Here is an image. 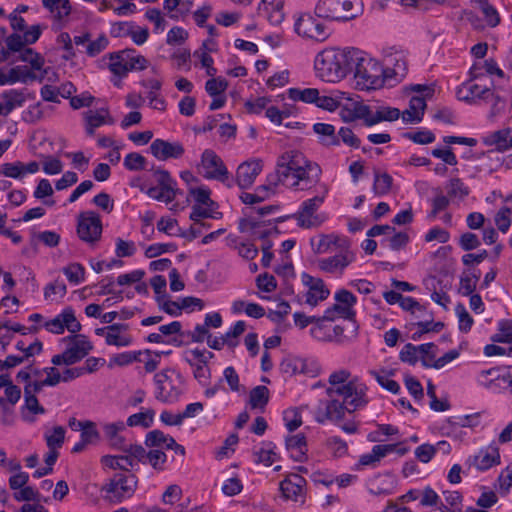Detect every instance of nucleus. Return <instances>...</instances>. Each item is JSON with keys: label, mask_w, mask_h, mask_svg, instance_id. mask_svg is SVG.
<instances>
[{"label": "nucleus", "mask_w": 512, "mask_h": 512, "mask_svg": "<svg viewBox=\"0 0 512 512\" xmlns=\"http://www.w3.org/2000/svg\"><path fill=\"white\" fill-rule=\"evenodd\" d=\"M144 443L148 448L160 450L170 449L174 450L176 454H185V448L182 445H179L173 437L158 429L148 432Z\"/></svg>", "instance_id": "f704fd0d"}, {"label": "nucleus", "mask_w": 512, "mask_h": 512, "mask_svg": "<svg viewBox=\"0 0 512 512\" xmlns=\"http://www.w3.org/2000/svg\"><path fill=\"white\" fill-rule=\"evenodd\" d=\"M38 392L40 390L34 389V386H24V403L20 408V417L26 423L36 422L38 417L46 412L36 397Z\"/></svg>", "instance_id": "bb28decb"}, {"label": "nucleus", "mask_w": 512, "mask_h": 512, "mask_svg": "<svg viewBox=\"0 0 512 512\" xmlns=\"http://www.w3.org/2000/svg\"><path fill=\"white\" fill-rule=\"evenodd\" d=\"M383 72L382 64L378 60L356 48L351 65L353 86L356 90L370 91L382 88L386 83Z\"/></svg>", "instance_id": "20e7f679"}, {"label": "nucleus", "mask_w": 512, "mask_h": 512, "mask_svg": "<svg viewBox=\"0 0 512 512\" xmlns=\"http://www.w3.org/2000/svg\"><path fill=\"white\" fill-rule=\"evenodd\" d=\"M143 454L144 457L141 459L140 463H148L154 469L159 471L164 469L165 463L167 461V456L163 452V450L150 448V451L146 452V450L144 449Z\"/></svg>", "instance_id": "338daca9"}, {"label": "nucleus", "mask_w": 512, "mask_h": 512, "mask_svg": "<svg viewBox=\"0 0 512 512\" xmlns=\"http://www.w3.org/2000/svg\"><path fill=\"white\" fill-rule=\"evenodd\" d=\"M358 334V326L354 322L346 325H329L327 327L326 342L347 344L354 341Z\"/></svg>", "instance_id": "e433bc0d"}, {"label": "nucleus", "mask_w": 512, "mask_h": 512, "mask_svg": "<svg viewBox=\"0 0 512 512\" xmlns=\"http://www.w3.org/2000/svg\"><path fill=\"white\" fill-rule=\"evenodd\" d=\"M275 449V445L270 442L262 443L261 446L254 450V461L267 467L271 466L279 459L278 453Z\"/></svg>", "instance_id": "09e8293b"}, {"label": "nucleus", "mask_w": 512, "mask_h": 512, "mask_svg": "<svg viewBox=\"0 0 512 512\" xmlns=\"http://www.w3.org/2000/svg\"><path fill=\"white\" fill-rule=\"evenodd\" d=\"M44 25L35 24L24 34L12 33L7 35V30L0 27V62L10 60L23 45L34 44L41 36Z\"/></svg>", "instance_id": "6e6552de"}, {"label": "nucleus", "mask_w": 512, "mask_h": 512, "mask_svg": "<svg viewBox=\"0 0 512 512\" xmlns=\"http://www.w3.org/2000/svg\"><path fill=\"white\" fill-rule=\"evenodd\" d=\"M469 73L473 79L482 77L484 73L496 75L498 78L505 77L504 71L498 66L494 59L475 62L470 68Z\"/></svg>", "instance_id": "49530a36"}, {"label": "nucleus", "mask_w": 512, "mask_h": 512, "mask_svg": "<svg viewBox=\"0 0 512 512\" xmlns=\"http://www.w3.org/2000/svg\"><path fill=\"white\" fill-rule=\"evenodd\" d=\"M382 67L386 82L401 81L408 71L407 53L395 47L387 48L384 51Z\"/></svg>", "instance_id": "ddd939ff"}, {"label": "nucleus", "mask_w": 512, "mask_h": 512, "mask_svg": "<svg viewBox=\"0 0 512 512\" xmlns=\"http://www.w3.org/2000/svg\"><path fill=\"white\" fill-rule=\"evenodd\" d=\"M311 245L316 254H327L329 252H333L340 250L342 248H346L351 245L350 241L338 234H321L316 238L311 240Z\"/></svg>", "instance_id": "72a5a7b5"}, {"label": "nucleus", "mask_w": 512, "mask_h": 512, "mask_svg": "<svg viewBox=\"0 0 512 512\" xmlns=\"http://www.w3.org/2000/svg\"><path fill=\"white\" fill-rule=\"evenodd\" d=\"M82 115L84 120L85 131L89 136H93L95 134L96 129L104 125H113L115 123V120L112 117L110 110L107 106L90 108L87 111L83 112Z\"/></svg>", "instance_id": "cd10ccee"}, {"label": "nucleus", "mask_w": 512, "mask_h": 512, "mask_svg": "<svg viewBox=\"0 0 512 512\" xmlns=\"http://www.w3.org/2000/svg\"><path fill=\"white\" fill-rule=\"evenodd\" d=\"M213 357V353L198 348L186 352L185 360L193 368L194 377L199 383L205 384L210 377L208 361Z\"/></svg>", "instance_id": "393cba45"}, {"label": "nucleus", "mask_w": 512, "mask_h": 512, "mask_svg": "<svg viewBox=\"0 0 512 512\" xmlns=\"http://www.w3.org/2000/svg\"><path fill=\"white\" fill-rule=\"evenodd\" d=\"M155 411L153 409H145L138 413L132 414L127 419V425L130 427L140 426L149 428L153 425Z\"/></svg>", "instance_id": "69168bd1"}, {"label": "nucleus", "mask_w": 512, "mask_h": 512, "mask_svg": "<svg viewBox=\"0 0 512 512\" xmlns=\"http://www.w3.org/2000/svg\"><path fill=\"white\" fill-rule=\"evenodd\" d=\"M442 494L446 504L440 501L438 506L440 512H459L461 510L463 497L458 491L445 490Z\"/></svg>", "instance_id": "052dcab7"}, {"label": "nucleus", "mask_w": 512, "mask_h": 512, "mask_svg": "<svg viewBox=\"0 0 512 512\" xmlns=\"http://www.w3.org/2000/svg\"><path fill=\"white\" fill-rule=\"evenodd\" d=\"M44 330L55 335H61L67 330L70 334H76L81 331L82 325L76 317L75 310L71 307H65L54 317H50L42 324Z\"/></svg>", "instance_id": "4468645a"}, {"label": "nucleus", "mask_w": 512, "mask_h": 512, "mask_svg": "<svg viewBox=\"0 0 512 512\" xmlns=\"http://www.w3.org/2000/svg\"><path fill=\"white\" fill-rule=\"evenodd\" d=\"M270 392L266 386H256L249 393V404L252 409L263 411L269 402Z\"/></svg>", "instance_id": "bf43d9fd"}, {"label": "nucleus", "mask_w": 512, "mask_h": 512, "mask_svg": "<svg viewBox=\"0 0 512 512\" xmlns=\"http://www.w3.org/2000/svg\"><path fill=\"white\" fill-rule=\"evenodd\" d=\"M301 281L307 288L305 301L311 306H316L330 295V290L321 278L313 277L308 273H302Z\"/></svg>", "instance_id": "c85d7f7f"}, {"label": "nucleus", "mask_w": 512, "mask_h": 512, "mask_svg": "<svg viewBox=\"0 0 512 512\" xmlns=\"http://www.w3.org/2000/svg\"><path fill=\"white\" fill-rule=\"evenodd\" d=\"M457 98L472 105L483 106L487 100L494 99V91L475 83L473 80L462 83L456 91Z\"/></svg>", "instance_id": "4be33fe9"}, {"label": "nucleus", "mask_w": 512, "mask_h": 512, "mask_svg": "<svg viewBox=\"0 0 512 512\" xmlns=\"http://www.w3.org/2000/svg\"><path fill=\"white\" fill-rule=\"evenodd\" d=\"M306 480L298 474H289L280 482V492L287 501L303 504L305 502Z\"/></svg>", "instance_id": "a878e982"}, {"label": "nucleus", "mask_w": 512, "mask_h": 512, "mask_svg": "<svg viewBox=\"0 0 512 512\" xmlns=\"http://www.w3.org/2000/svg\"><path fill=\"white\" fill-rule=\"evenodd\" d=\"M76 231L82 241L88 244L98 242L102 235V221L100 216L93 211L79 213Z\"/></svg>", "instance_id": "6ab92c4d"}, {"label": "nucleus", "mask_w": 512, "mask_h": 512, "mask_svg": "<svg viewBox=\"0 0 512 512\" xmlns=\"http://www.w3.org/2000/svg\"><path fill=\"white\" fill-rule=\"evenodd\" d=\"M363 8L362 0H319L315 14L327 20L346 22L359 17Z\"/></svg>", "instance_id": "39448f33"}, {"label": "nucleus", "mask_w": 512, "mask_h": 512, "mask_svg": "<svg viewBox=\"0 0 512 512\" xmlns=\"http://www.w3.org/2000/svg\"><path fill=\"white\" fill-rule=\"evenodd\" d=\"M368 375H370L375 381L385 390L392 394H398L401 390V387L398 382L393 380V377L396 374V370L393 368H372L367 371Z\"/></svg>", "instance_id": "a19ab883"}, {"label": "nucleus", "mask_w": 512, "mask_h": 512, "mask_svg": "<svg viewBox=\"0 0 512 512\" xmlns=\"http://www.w3.org/2000/svg\"><path fill=\"white\" fill-rule=\"evenodd\" d=\"M155 398L163 403H175L185 391V379L175 368H165L154 375Z\"/></svg>", "instance_id": "423d86ee"}, {"label": "nucleus", "mask_w": 512, "mask_h": 512, "mask_svg": "<svg viewBox=\"0 0 512 512\" xmlns=\"http://www.w3.org/2000/svg\"><path fill=\"white\" fill-rule=\"evenodd\" d=\"M356 48L327 47L314 58L315 76L325 83H339L351 74Z\"/></svg>", "instance_id": "7ed1b4c3"}, {"label": "nucleus", "mask_w": 512, "mask_h": 512, "mask_svg": "<svg viewBox=\"0 0 512 512\" xmlns=\"http://www.w3.org/2000/svg\"><path fill=\"white\" fill-rule=\"evenodd\" d=\"M510 133L509 128L500 129L487 135L483 141L488 146H495L500 152L507 151V139Z\"/></svg>", "instance_id": "e2e57ef3"}, {"label": "nucleus", "mask_w": 512, "mask_h": 512, "mask_svg": "<svg viewBox=\"0 0 512 512\" xmlns=\"http://www.w3.org/2000/svg\"><path fill=\"white\" fill-rule=\"evenodd\" d=\"M435 348L433 343L421 344L419 346H414L412 344H406L399 353V358L401 361L415 364L420 357V352H426V350H431Z\"/></svg>", "instance_id": "603ef678"}, {"label": "nucleus", "mask_w": 512, "mask_h": 512, "mask_svg": "<svg viewBox=\"0 0 512 512\" xmlns=\"http://www.w3.org/2000/svg\"><path fill=\"white\" fill-rule=\"evenodd\" d=\"M326 394L329 400L322 401L315 409L318 423L341 421L346 412L361 410L369 403L368 386L347 368L332 371L327 379Z\"/></svg>", "instance_id": "f257e3e1"}, {"label": "nucleus", "mask_w": 512, "mask_h": 512, "mask_svg": "<svg viewBox=\"0 0 512 512\" xmlns=\"http://www.w3.org/2000/svg\"><path fill=\"white\" fill-rule=\"evenodd\" d=\"M32 74L25 66L16 65L10 68H0V86L14 85L16 83L29 84Z\"/></svg>", "instance_id": "ea45409f"}, {"label": "nucleus", "mask_w": 512, "mask_h": 512, "mask_svg": "<svg viewBox=\"0 0 512 512\" xmlns=\"http://www.w3.org/2000/svg\"><path fill=\"white\" fill-rule=\"evenodd\" d=\"M66 343V348L61 354L54 355L51 362L55 366L72 365L89 354L93 349L90 340L83 334H72L62 339Z\"/></svg>", "instance_id": "9d476101"}, {"label": "nucleus", "mask_w": 512, "mask_h": 512, "mask_svg": "<svg viewBox=\"0 0 512 512\" xmlns=\"http://www.w3.org/2000/svg\"><path fill=\"white\" fill-rule=\"evenodd\" d=\"M150 153L159 161L179 159L183 156L185 149L178 141L170 142L163 139H155L150 145Z\"/></svg>", "instance_id": "473e14b6"}, {"label": "nucleus", "mask_w": 512, "mask_h": 512, "mask_svg": "<svg viewBox=\"0 0 512 512\" xmlns=\"http://www.w3.org/2000/svg\"><path fill=\"white\" fill-rule=\"evenodd\" d=\"M155 181L157 182L156 186L148 187L145 184H139L140 189L145 192L150 198L162 201V202H172L177 193V183L171 177L168 171L157 169L154 171ZM133 185L138 184L133 182Z\"/></svg>", "instance_id": "9b49d317"}, {"label": "nucleus", "mask_w": 512, "mask_h": 512, "mask_svg": "<svg viewBox=\"0 0 512 512\" xmlns=\"http://www.w3.org/2000/svg\"><path fill=\"white\" fill-rule=\"evenodd\" d=\"M217 208V205L194 204L190 213V219L193 221L191 230L195 233H201V227H206L203 219H220L222 213Z\"/></svg>", "instance_id": "4c0bfd02"}, {"label": "nucleus", "mask_w": 512, "mask_h": 512, "mask_svg": "<svg viewBox=\"0 0 512 512\" xmlns=\"http://www.w3.org/2000/svg\"><path fill=\"white\" fill-rule=\"evenodd\" d=\"M476 381L479 385L493 392H497L502 387L510 386L512 383L510 375L499 368L481 370L476 375Z\"/></svg>", "instance_id": "2f4dec72"}, {"label": "nucleus", "mask_w": 512, "mask_h": 512, "mask_svg": "<svg viewBox=\"0 0 512 512\" xmlns=\"http://www.w3.org/2000/svg\"><path fill=\"white\" fill-rule=\"evenodd\" d=\"M401 116L398 108L390 106H370V116L368 118L367 126H373L383 121H395Z\"/></svg>", "instance_id": "c03bdc74"}, {"label": "nucleus", "mask_w": 512, "mask_h": 512, "mask_svg": "<svg viewBox=\"0 0 512 512\" xmlns=\"http://www.w3.org/2000/svg\"><path fill=\"white\" fill-rule=\"evenodd\" d=\"M199 173L206 179L225 182L228 180V170L222 159L210 149L203 151L198 165Z\"/></svg>", "instance_id": "412c9836"}, {"label": "nucleus", "mask_w": 512, "mask_h": 512, "mask_svg": "<svg viewBox=\"0 0 512 512\" xmlns=\"http://www.w3.org/2000/svg\"><path fill=\"white\" fill-rule=\"evenodd\" d=\"M416 94L410 98L409 107L401 113L402 120L405 123H419L426 109V100L434 94V89L429 86L415 85L411 88Z\"/></svg>", "instance_id": "2eb2a0df"}, {"label": "nucleus", "mask_w": 512, "mask_h": 512, "mask_svg": "<svg viewBox=\"0 0 512 512\" xmlns=\"http://www.w3.org/2000/svg\"><path fill=\"white\" fill-rule=\"evenodd\" d=\"M393 184L392 177L386 173L381 171H375L374 173V183H373V192L377 196H383L390 192Z\"/></svg>", "instance_id": "0e129e2a"}, {"label": "nucleus", "mask_w": 512, "mask_h": 512, "mask_svg": "<svg viewBox=\"0 0 512 512\" xmlns=\"http://www.w3.org/2000/svg\"><path fill=\"white\" fill-rule=\"evenodd\" d=\"M42 5L48 11L54 28L61 29L68 23L72 10L69 0H42Z\"/></svg>", "instance_id": "7c9ffc66"}, {"label": "nucleus", "mask_w": 512, "mask_h": 512, "mask_svg": "<svg viewBox=\"0 0 512 512\" xmlns=\"http://www.w3.org/2000/svg\"><path fill=\"white\" fill-rule=\"evenodd\" d=\"M125 429V423L123 421L109 422L102 424V430L104 437L114 447H121L124 443V439L121 433Z\"/></svg>", "instance_id": "de8ad7c7"}, {"label": "nucleus", "mask_w": 512, "mask_h": 512, "mask_svg": "<svg viewBox=\"0 0 512 512\" xmlns=\"http://www.w3.org/2000/svg\"><path fill=\"white\" fill-rule=\"evenodd\" d=\"M294 31L302 38L317 42L325 41L330 35L328 27L308 13L301 14L296 18Z\"/></svg>", "instance_id": "dca6fc26"}, {"label": "nucleus", "mask_w": 512, "mask_h": 512, "mask_svg": "<svg viewBox=\"0 0 512 512\" xmlns=\"http://www.w3.org/2000/svg\"><path fill=\"white\" fill-rule=\"evenodd\" d=\"M313 131L320 137L321 143L326 146L339 145L338 136L335 132V127L328 123H315Z\"/></svg>", "instance_id": "5fc2aeb1"}, {"label": "nucleus", "mask_w": 512, "mask_h": 512, "mask_svg": "<svg viewBox=\"0 0 512 512\" xmlns=\"http://www.w3.org/2000/svg\"><path fill=\"white\" fill-rule=\"evenodd\" d=\"M263 168L262 162L257 159L240 164L236 171V181L240 188L251 187Z\"/></svg>", "instance_id": "c9c22d12"}, {"label": "nucleus", "mask_w": 512, "mask_h": 512, "mask_svg": "<svg viewBox=\"0 0 512 512\" xmlns=\"http://www.w3.org/2000/svg\"><path fill=\"white\" fill-rule=\"evenodd\" d=\"M342 94L343 91L340 90H335L330 95H321L320 91H318L315 106L329 112H334L340 108Z\"/></svg>", "instance_id": "6e6d98bb"}, {"label": "nucleus", "mask_w": 512, "mask_h": 512, "mask_svg": "<svg viewBox=\"0 0 512 512\" xmlns=\"http://www.w3.org/2000/svg\"><path fill=\"white\" fill-rule=\"evenodd\" d=\"M128 56L125 50H121L117 53L110 54L108 67L110 71L120 78L127 76L129 73L128 69Z\"/></svg>", "instance_id": "3c124183"}, {"label": "nucleus", "mask_w": 512, "mask_h": 512, "mask_svg": "<svg viewBox=\"0 0 512 512\" xmlns=\"http://www.w3.org/2000/svg\"><path fill=\"white\" fill-rule=\"evenodd\" d=\"M286 448L294 461L302 462L306 459L307 441L303 433L290 435L286 438Z\"/></svg>", "instance_id": "37998d69"}, {"label": "nucleus", "mask_w": 512, "mask_h": 512, "mask_svg": "<svg viewBox=\"0 0 512 512\" xmlns=\"http://www.w3.org/2000/svg\"><path fill=\"white\" fill-rule=\"evenodd\" d=\"M144 447L141 445H129L121 455H106L102 457V464L111 469L123 470L122 473H130L144 457Z\"/></svg>", "instance_id": "f3484780"}, {"label": "nucleus", "mask_w": 512, "mask_h": 512, "mask_svg": "<svg viewBox=\"0 0 512 512\" xmlns=\"http://www.w3.org/2000/svg\"><path fill=\"white\" fill-rule=\"evenodd\" d=\"M6 110L11 113L14 109L22 107L26 102L25 89H9L0 96Z\"/></svg>", "instance_id": "8fccbe9b"}, {"label": "nucleus", "mask_w": 512, "mask_h": 512, "mask_svg": "<svg viewBox=\"0 0 512 512\" xmlns=\"http://www.w3.org/2000/svg\"><path fill=\"white\" fill-rule=\"evenodd\" d=\"M95 334L103 337L107 345L117 348L129 347L134 342L127 324L116 323L97 328L95 329Z\"/></svg>", "instance_id": "5701e85b"}, {"label": "nucleus", "mask_w": 512, "mask_h": 512, "mask_svg": "<svg viewBox=\"0 0 512 512\" xmlns=\"http://www.w3.org/2000/svg\"><path fill=\"white\" fill-rule=\"evenodd\" d=\"M137 477L132 473H115L102 487L103 497L111 503H120L131 498L136 491Z\"/></svg>", "instance_id": "1a4fd4ad"}, {"label": "nucleus", "mask_w": 512, "mask_h": 512, "mask_svg": "<svg viewBox=\"0 0 512 512\" xmlns=\"http://www.w3.org/2000/svg\"><path fill=\"white\" fill-rule=\"evenodd\" d=\"M67 293L66 284L59 279L48 283L44 287V298L51 303L60 302Z\"/></svg>", "instance_id": "4d7b16f0"}, {"label": "nucleus", "mask_w": 512, "mask_h": 512, "mask_svg": "<svg viewBox=\"0 0 512 512\" xmlns=\"http://www.w3.org/2000/svg\"><path fill=\"white\" fill-rule=\"evenodd\" d=\"M395 450L393 444L375 445L371 452L360 456L357 467L375 466L383 457Z\"/></svg>", "instance_id": "a18cd8bd"}, {"label": "nucleus", "mask_w": 512, "mask_h": 512, "mask_svg": "<svg viewBox=\"0 0 512 512\" xmlns=\"http://www.w3.org/2000/svg\"><path fill=\"white\" fill-rule=\"evenodd\" d=\"M319 89L317 88H289L287 90V96L290 100L295 102H302L305 104H314L317 99Z\"/></svg>", "instance_id": "864d4df0"}, {"label": "nucleus", "mask_w": 512, "mask_h": 512, "mask_svg": "<svg viewBox=\"0 0 512 512\" xmlns=\"http://www.w3.org/2000/svg\"><path fill=\"white\" fill-rule=\"evenodd\" d=\"M494 343L512 344V319L499 322L498 330L491 336Z\"/></svg>", "instance_id": "774afa93"}, {"label": "nucleus", "mask_w": 512, "mask_h": 512, "mask_svg": "<svg viewBox=\"0 0 512 512\" xmlns=\"http://www.w3.org/2000/svg\"><path fill=\"white\" fill-rule=\"evenodd\" d=\"M276 184L294 191H305L323 184L320 165L298 150L281 153L276 162Z\"/></svg>", "instance_id": "f03ea898"}, {"label": "nucleus", "mask_w": 512, "mask_h": 512, "mask_svg": "<svg viewBox=\"0 0 512 512\" xmlns=\"http://www.w3.org/2000/svg\"><path fill=\"white\" fill-rule=\"evenodd\" d=\"M17 60L24 62L28 71L32 74L31 80L33 82H42L49 68L45 67L44 57L30 48L29 45H23L19 51L16 52Z\"/></svg>", "instance_id": "b1692460"}, {"label": "nucleus", "mask_w": 512, "mask_h": 512, "mask_svg": "<svg viewBox=\"0 0 512 512\" xmlns=\"http://www.w3.org/2000/svg\"><path fill=\"white\" fill-rule=\"evenodd\" d=\"M340 116L345 122L362 120L367 126L370 106L359 100L358 96L343 92L340 104Z\"/></svg>", "instance_id": "aec40b11"}, {"label": "nucleus", "mask_w": 512, "mask_h": 512, "mask_svg": "<svg viewBox=\"0 0 512 512\" xmlns=\"http://www.w3.org/2000/svg\"><path fill=\"white\" fill-rule=\"evenodd\" d=\"M482 12L487 26L494 28L500 24L501 18L497 9L488 0H472Z\"/></svg>", "instance_id": "13d9d810"}, {"label": "nucleus", "mask_w": 512, "mask_h": 512, "mask_svg": "<svg viewBox=\"0 0 512 512\" xmlns=\"http://www.w3.org/2000/svg\"><path fill=\"white\" fill-rule=\"evenodd\" d=\"M467 464L478 471H486L500 464L499 449L495 444H490L467 459Z\"/></svg>", "instance_id": "c756f323"}, {"label": "nucleus", "mask_w": 512, "mask_h": 512, "mask_svg": "<svg viewBox=\"0 0 512 512\" xmlns=\"http://www.w3.org/2000/svg\"><path fill=\"white\" fill-rule=\"evenodd\" d=\"M335 303L327 308L323 319L334 321L337 318L351 319L355 315L354 306L357 298L350 291L340 289L334 294Z\"/></svg>", "instance_id": "a211bd4d"}, {"label": "nucleus", "mask_w": 512, "mask_h": 512, "mask_svg": "<svg viewBox=\"0 0 512 512\" xmlns=\"http://www.w3.org/2000/svg\"><path fill=\"white\" fill-rule=\"evenodd\" d=\"M215 46L216 44L213 40H206L193 53V57L196 59L195 66L205 69L206 74L210 77L217 74V69L214 67V60L211 56V53L215 51Z\"/></svg>", "instance_id": "58836bf2"}, {"label": "nucleus", "mask_w": 512, "mask_h": 512, "mask_svg": "<svg viewBox=\"0 0 512 512\" xmlns=\"http://www.w3.org/2000/svg\"><path fill=\"white\" fill-rule=\"evenodd\" d=\"M317 187V195L304 200L294 215L298 226L305 229L320 227L328 219L325 212H318V210L328 196L329 187L327 184H320Z\"/></svg>", "instance_id": "0eeeda50"}, {"label": "nucleus", "mask_w": 512, "mask_h": 512, "mask_svg": "<svg viewBox=\"0 0 512 512\" xmlns=\"http://www.w3.org/2000/svg\"><path fill=\"white\" fill-rule=\"evenodd\" d=\"M258 11L272 25H279L284 20L283 0H261Z\"/></svg>", "instance_id": "79ce46f5"}, {"label": "nucleus", "mask_w": 512, "mask_h": 512, "mask_svg": "<svg viewBox=\"0 0 512 512\" xmlns=\"http://www.w3.org/2000/svg\"><path fill=\"white\" fill-rule=\"evenodd\" d=\"M136 362L143 364L146 373H153L160 365V354L150 349L138 350V359Z\"/></svg>", "instance_id": "680f3d73"}, {"label": "nucleus", "mask_w": 512, "mask_h": 512, "mask_svg": "<svg viewBox=\"0 0 512 512\" xmlns=\"http://www.w3.org/2000/svg\"><path fill=\"white\" fill-rule=\"evenodd\" d=\"M355 260L356 253L352 250L351 245H349L346 248L337 250L332 256L318 259L315 265L322 273L340 277Z\"/></svg>", "instance_id": "f8f14e48"}]
</instances>
